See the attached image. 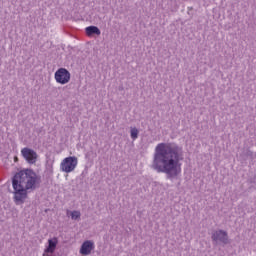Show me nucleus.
I'll return each mask as SVG.
<instances>
[{
  "label": "nucleus",
  "instance_id": "obj_1",
  "mask_svg": "<svg viewBox=\"0 0 256 256\" xmlns=\"http://www.w3.org/2000/svg\"><path fill=\"white\" fill-rule=\"evenodd\" d=\"M183 148L175 143H159L155 147L152 169L157 173H165L173 179L181 174Z\"/></svg>",
  "mask_w": 256,
  "mask_h": 256
},
{
  "label": "nucleus",
  "instance_id": "obj_8",
  "mask_svg": "<svg viewBox=\"0 0 256 256\" xmlns=\"http://www.w3.org/2000/svg\"><path fill=\"white\" fill-rule=\"evenodd\" d=\"M57 238H52L48 240V247L45 250V253H55V249H57Z\"/></svg>",
  "mask_w": 256,
  "mask_h": 256
},
{
  "label": "nucleus",
  "instance_id": "obj_3",
  "mask_svg": "<svg viewBox=\"0 0 256 256\" xmlns=\"http://www.w3.org/2000/svg\"><path fill=\"white\" fill-rule=\"evenodd\" d=\"M77 165H79V159L76 156L66 157L60 163V171L62 173H73L77 169Z\"/></svg>",
  "mask_w": 256,
  "mask_h": 256
},
{
  "label": "nucleus",
  "instance_id": "obj_5",
  "mask_svg": "<svg viewBox=\"0 0 256 256\" xmlns=\"http://www.w3.org/2000/svg\"><path fill=\"white\" fill-rule=\"evenodd\" d=\"M21 155L25 161H27V163H30V165L37 163V152H35L33 149L23 148L21 150Z\"/></svg>",
  "mask_w": 256,
  "mask_h": 256
},
{
  "label": "nucleus",
  "instance_id": "obj_11",
  "mask_svg": "<svg viewBox=\"0 0 256 256\" xmlns=\"http://www.w3.org/2000/svg\"><path fill=\"white\" fill-rule=\"evenodd\" d=\"M130 137L133 141L137 140L139 138V129H137L136 127H131Z\"/></svg>",
  "mask_w": 256,
  "mask_h": 256
},
{
  "label": "nucleus",
  "instance_id": "obj_9",
  "mask_svg": "<svg viewBox=\"0 0 256 256\" xmlns=\"http://www.w3.org/2000/svg\"><path fill=\"white\" fill-rule=\"evenodd\" d=\"M85 31L88 37H91V35H101V30L97 26H88Z\"/></svg>",
  "mask_w": 256,
  "mask_h": 256
},
{
  "label": "nucleus",
  "instance_id": "obj_4",
  "mask_svg": "<svg viewBox=\"0 0 256 256\" xmlns=\"http://www.w3.org/2000/svg\"><path fill=\"white\" fill-rule=\"evenodd\" d=\"M54 79L60 85H67L71 81V73L65 68H60L55 72Z\"/></svg>",
  "mask_w": 256,
  "mask_h": 256
},
{
  "label": "nucleus",
  "instance_id": "obj_2",
  "mask_svg": "<svg viewBox=\"0 0 256 256\" xmlns=\"http://www.w3.org/2000/svg\"><path fill=\"white\" fill-rule=\"evenodd\" d=\"M41 185V177L33 170H22L12 178L13 201L16 205H23L29 197Z\"/></svg>",
  "mask_w": 256,
  "mask_h": 256
},
{
  "label": "nucleus",
  "instance_id": "obj_7",
  "mask_svg": "<svg viewBox=\"0 0 256 256\" xmlns=\"http://www.w3.org/2000/svg\"><path fill=\"white\" fill-rule=\"evenodd\" d=\"M93 249H95V243L91 240H86L82 243L79 253L80 255L88 256Z\"/></svg>",
  "mask_w": 256,
  "mask_h": 256
},
{
  "label": "nucleus",
  "instance_id": "obj_6",
  "mask_svg": "<svg viewBox=\"0 0 256 256\" xmlns=\"http://www.w3.org/2000/svg\"><path fill=\"white\" fill-rule=\"evenodd\" d=\"M212 240L216 243H223L224 245H227V243H229V236L226 231L217 230L212 233Z\"/></svg>",
  "mask_w": 256,
  "mask_h": 256
},
{
  "label": "nucleus",
  "instance_id": "obj_10",
  "mask_svg": "<svg viewBox=\"0 0 256 256\" xmlns=\"http://www.w3.org/2000/svg\"><path fill=\"white\" fill-rule=\"evenodd\" d=\"M67 215H70L71 219L74 221H77V219H81V212L74 210V211H69L67 210Z\"/></svg>",
  "mask_w": 256,
  "mask_h": 256
}]
</instances>
